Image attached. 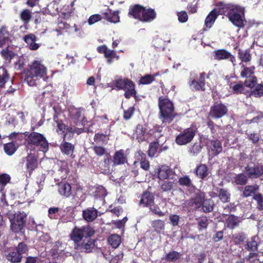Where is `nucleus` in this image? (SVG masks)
Returning a JSON list of instances; mask_svg holds the SVG:
<instances>
[{"mask_svg":"<svg viewBox=\"0 0 263 263\" xmlns=\"http://www.w3.org/2000/svg\"><path fill=\"white\" fill-rule=\"evenodd\" d=\"M98 216V211L94 208H90L83 211V219L87 222H92Z\"/></svg>","mask_w":263,"mask_h":263,"instance_id":"nucleus-27","label":"nucleus"},{"mask_svg":"<svg viewBox=\"0 0 263 263\" xmlns=\"http://www.w3.org/2000/svg\"><path fill=\"white\" fill-rule=\"evenodd\" d=\"M47 67L41 61L34 60L29 65V69L24 70L22 77L29 86H33L36 85V80L38 78L47 80Z\"/></svg>","mask_w":263,"mask_h":263,"instance_id":"nucleus-2","label":"nucleus"},{"mask_svg":"<svg viewBox=\"0 0 263 263\" xmlns=\"http://www.w3.org/2000/svg\"><path fill=\"white\" fill-rule=\"evenodd\" d=\"M214 205V201L212 199H205V201L201 206L202 209L204 213L210 212L213 211Z\"/></svg>","mask_w":263,"mask_h":263,"instance_id":"nucleus-47","label":"nucleus"},{"mask_svg":"<svg viewBox=\"0 0 263 263\" xmlns=\"http://www.w3.org/2000/svg\"><path fill=\"white\" fill-rule=\"evenodd\" d=\"M17 147L13 142L6 143L4 145L5 152L9 156L12 155L17 150Z\"/></svg>","mask_w":263,"mask_h":263,"instance_id":"nucleus-41","label":"nucleus"},{"mask_svg":"<svg viewBox=\"0 0 263 263\" xmlns=\"http://www.w3.org/2000/svg\"><path fill=\"white\" fill-rule=\"evenodd\" d=\"M11 179L10 176L7 174H3L0 175V192L4 190L5 187Z\"/></svg>","mask_w":263,"mask_h":263,"instance_id":"nucleus-49","label":"nucleus"},{"mask_svg":"<svg viewBox=\"0 0 263 263\" xmlns=\"http://www.w3.org/2000/svg\"><path fill=\"white\" fill-rule=\"evenodd\" d=\"M128 15L139 21L150 23L156 18L157 13L154 9L135 4L129 7Z\"/></svg>","mask_w":263,"mask_h":263,"instance_id":"nucleus-4","label":"nucleus"},{"mask_svg":"<svg viewBox=\"0 0 263 263\" xmlns=\"http://www.w3.org/2000/svg\"><path fill=\"white\" fill-rule=\"evenodd\" d=\"M196 132V130L192 127L184 129L176 136V143L180 146L186 145L193 140L195 136Z\"/></svg>","mask_w":263,"mask_h":263,"instance_id":"nucleus-7","label":"nucleus"},{"mask_svg":"<svg viewBox=\"0 0 263 263\" xmlns=\"http://www.w3.org/2000/svg\"><path fill=\"white\" fill-rule=\"evenodd\" d=\"M108 242L112 248H117L121 243V237L117 234L111 235L108 238Z\"/></svg>","mask_w":263,"mask_h":263,"instance_id":"nucleus-40","label":"nucleus"},{"mask_svg":"<svg viewBox=\"0 0 263 263\" xmlns=\"http://www.w3.org/2000/svg\"><path fill=\"white\" fill-rule=\"evenodd\" d=\"M220 12L223 13L233 25L238 28L244 27L245 8L238 5L218 3Z\"/></svg>","mask_w":263,"mask_h":263,"instance_id":"nucleus-1","label":"nucleus"},{"mask_svg":"<svg viewBox=\"0 0 263 263\" xmlns=\"http://www.w3.org/2000/svg\"><path fill=\"white\" fill-rule=\"evenodd\" d=\"M218 197L223 202H228L230 201V194L224 189H220Z\"/></svg>","mask_w":263,"mask_h":263,"instance_id":"nucleus-52","label":"nucleus"},{"mask_svg":"<svg viewBox=\"0 0 263 263\" xmlns=\"http://www.w3.org/2000/svg\"><path fill=\"white\" fill-rule=\"evenodd\" d=\"M28 247L24 242H21L14 248H11L7 251L6 257L7 260L12 263L21 261L24 255L27 253Z\"/></svg>","mask_w":263,"mask_h":263,"instance_id":"nucleus-5","label":"nucleus"},{"mask_svg":"<svg viewBox=\"0 0 263 263\" xmlns=\"http://www.w3.org/2000/svg\"><path fill=\"white\" fill-rule=\"evenodd\" d=\"M53 109L54 110V114L53 116V119L54 121L57 124L58 128L57 129V132L61 131L62 133H64L65 130H66L67 128H66V125L62 122L61 120L59 119V116L60 114L57 111L55 107H53Z\"/></svg>","mask_w":263,"mask_h":263,"instance_id":"nucleus-32","label":"nucleus"},{"mask_svg":"<svg viewBox=\"0 0 263 263\" xmlns=\"http://www.w3.org/2000/svg\"><path fill=\"white\" fill-rule=\"evenodd\" d=\"M109 133H107V132H105V134L100 133H96L94 137V141L97 143H107L109 139Z\"/></svg>","mask_w":263,"mask_h":263,"instance_id":"nucleus-35","label":"nucleus"},{"mask_svg":"<svg viewBox=\"0 0 263 263\" xmlns=\"http://www.w3.org/2000/svg\"><path fill=\"white\" fill-rule=\"evenodd\" d=\"M58 191L60 195L68 198L71 194V186L70 183L65 181H61L58 184Z\"/></svg>","mask_w":263,"mask_h":263,"instance_id":"nucleus-19","label":"nucleus"},{"mask_svg":"<svg viewBox=\"0 0 263 263\" xmlns=\"http://www.w3.org/2000/svg\"><path fill=\"white\" fill-rule=\"evenodd\" d=\"M234 181L238 185H245L248 182V177L243 174H239L234 178Z\"/></svg>","mask_w":263,"mask_h":263,"instance_id":"nucleus-51","label":"nucleus"},{"mask_svg":"<svg viewBox=\"0 0 263 263\" xmlns=\"http://www.w3.org/2000/svg\"><path fill=\"white\" fill-rule=\"evenodd\" d=\"M104 57L107 59V61L108 63H111L114 58H118V57L117 56V54L115 51L108 49L105 52Z\"/></svg>","mask_w":263,"mask_h":263,"instance_id":"nucleus-55","label":"nucleus"},{"mask_svg":"<svg viewBox=\"0 0 263 263\" xmlns=\"http://www.w3.org/2000/svg\"><path fill=\"white\" fill-rule=\"evenodd\" d=\"M213 57L215 60H229L233 64L236 62L235 57L231 53L224 49L215 50L213 51Z\"/></svg>","mask_w":263,"mask_h":263,"instance_id":"nucleus-15","label":"nucleus"},{"mask_svg":"<svg viewBox=\"0 0 263 263\" xmlns=\"http://www.w3.org/2000/svg\"><path fill=\"white\" fill-rule=\"evenodd\" d=\"M26 215L24 213H16L12 215L9 216L11 222V229L15 232H20L25 226Z\"/></svg>","mask_w":263,"mask_h":263,"instance_id":"nucleus-9","label":"nucleus"},{"mask_svg":"<svg viewBox=\"0 0 263 263\" xmlns=\"http://www.w3.org/2000/svg\"><path fill=\"white\" fill-rule=\"evenodd\" d=\"M145 132V130L143 128L142 125H138L137 126V129L136 130V133L138 135L137 136V138L139 139V141L140 140L143 141L144 140V138L143 137L144 134Z\"/></svg>","mask_w":263,"mask_h":263,"instance_id":"nucleus-62","label":"nucleus"},{"mask_svg":"<svg viewBox=\"0 0 263 263\" xmlns=\"http://www.w3.org/2000/svg\"><path fill=\"white\" fill-rule=\"evenodd\" d=\"M245 171L251 178H256L263 175V165H247Z\"/></svg>","mask_w":263,"mask_h":263,"instance_id":"nucleus-17","label":"nucleus"},{"mask_svg":"<svg viewBox=\"0 0 263 263\" xmlns=\"http://www.w3.org/2000/svg\"><path fill=\"white\" fill-rule=\"evenodd\" d=\"M159 119L163 124L166 125L173 122L176 117L173 102L167 98L160 96L158 99Z\"/></svg>","mask_w":263,"mask_h":263,"instance_id":"nucleus-3","label":"nucleus"},{"mask_svg":"<svg viewBox=\"0 0 263 263\" xmlns=\"http://www.w3.org/2000/svg\"><path fill=\"white\" fill-rule=\"evenodd\" d=\"M135 108L134 106L129 107L127 110L124 111L123 119L128 120L130 119L134 115Z\"/></svg>","mask_w":263,"mask_h":263,"instance_id":"nucleus-60","label":"nucleus"},{"mask_svg":"<svg viewBox=\"0 0 263 263\" xmlns=\"http://www.w3.org/2000/svg\"><path fill=\"white\" fill-rule=\"evenodd\" d=\"M125 90V92L124 96L125 98L129 99L131 97H134L135 98H136V90L135 89V84L134 82H133L130 85H129Z\"/></svg>","mask_w":263,"mask_h":263,"instance_id":"nucleus-39","label":"nucleus"},{"mask_svg":"<svg viewBox=\"0 0 263 263\" xmlns=\"http://www.w3.org/2000/svg\"><path fill=\"white\" fill-rule=\"evenodd\" d=\"M173 174L174 172L168 165H161V167L158 169V176L160 179L164 180L169 178Z\"/></svg>","mask_w":263,"mask_h":263,"instance_id":"nucleus-24","label":"nucleus"},{"mask_svg":"<svg viewBox=\"0 0 263 263\" xmlns=\"http://www.w3.org/2000/svg\"><path fill=\"white\" fill-rule=\"evenodd\" d=\"M240 222V218L234 215H230L226 220L227 227L231 229H233L238 226Z\"/></svg>","mask_w":263,"mask_h":263,"instance_id":"nucleus-31","label":"nucleus"},{"mask_svg":"<svg viewBox=\"0 0 263 263\" xmlns=\"http://www.w3.org/2000/svg\"><path fill=\"white\" fill-rule=\"evenodd\" d=\"M242 69L240 71V77L242 78H246L245 84L248 87H252L254 83L257 82V78L254 75L255 67L252 66L246 67L242 65Z\"/></svg>","mask_w":263,"mask_h":263,"instance_id":"nucleus-10","label":"nucleus"},{"mask_svg":"<svg viewBox=\"0 0 263 263\" xmlns=\"http://www.w3.org/2000/svg\"><path fill=\"white\" fill-rule=\"evenodd\" d=\"M182 254L175 251H172L167 253L164 258L168 262H176L178 261L181 257Z\"/></svg>","mask_w":263,"mask_h":263,"instance_id":"nucleus-33","label":"nucleus"},{"mask_svg":"<svg viewBox=\"0 0 263 263\" xmlns=\"http://www.w3.org/2000/svg\"><path fill=\"white\" fill-rule=\"evenodd\" d=\"M61 149L63 153H64L66 155H69L71 154L74 149V146L67 142H63L61 145Z\"/></svg>","mask_w":263,"mask_h":263,"instance_id":"nucleus-46","label":"nucleus"},{"mask_svg":"<svg viewBox=\"0 0 263 263\" xmlns=\"http://www.w3.org/2000/svg\"><path fill=\"white\" fill-rule=\"evenodd\" d=\"M209 78L205 72H201L199 74L198 80L190 79L189 84L192 87V89L195 91H204L205 90V78Z\"/></svg>","mask_w":263,"mask_h":263,"instance_id":"nucleus-12","label":"nucleus"},{"mask_svg":"<svg viewBox=\"0 0 263 263\" xmlns=\"http://www.w3.org/2000/svg\"><path fill=\"white\" fill-rule=\"evenodd\" d=\"M9 47H6L1 52L2 57L8 62H10L11 60L15 56V53L12 50L9 49Z\"/></svg>","mask_w":263,"mask_h":263,"instance_id":"nucleus-34","label":"nucleus"},{"mask_svg":"<svg viewBox=\"0 0 263 263\" xmlns=\"http://www.w3.org/2000/svg\"><path fill=\"white\" fill-rule=\"evenodd\" d=\"M232 238L235 243L239 244L245 241L246 239V235L243 232L238 233L233 235Z\"/></svg>","mask_w":263,"mask_h":263,"instance_id":"nucleus-56","label":"nucleus"},{"mask_svg":"<svg viewBox=\"0 0 263 263\" xmlns=\"http://www.w3.org/2000/svg\"><path fill=\"white\" fill-rule=\"evenodd\" d=\"M196 173L198 176L203 179L209 174V170L206 165H198L196 169Z\"/></svg>","mask_w":263,"mask_h":263,"instance_id":"nucleus-44","label":"nucleus"},{"mask_svg":"<svg viewBox=\"0 0 263 263\" xmlns=\"http://www.w3.org/2000/svg\"><path fill=\"white\" fill-rule=\"evenodd\" d=\"M258 187L256 185H247L243 191V196L248 197L253 195L257 190Z\"/></svg>","mask_w":263,"mask_h":263,"instance_id":"nucleus-48","label":"nucleus"},{"mask_svg":"<svg viewBox=\"0 0 263 263\" xmlns=\"http://www.w3.org/2000/svg\"><path fill=\"white\" fill-rule=\"evenodd\" d=\"M133 82L131 80L128 78H124L123 79H120L116 80L114 84L118 89L126 90L127 87Z\"/></svg>","mask_w":263,"mask_h":263,"instance_id":"nucleus-30","label":"nucleus"},{"mask_svg":"<svg viewBox=\"0 0 263 263\" xmlns=\"http://www.w3.org/2000/svg\"><path fill=\"white\" fill-rule=\"evenodd\" d=\"M9 78V76L7 70L3 67H0V89L4 87Z\"/></svg>","mask_w":263,"mask_h":263,"instance_id":"nucleus-36","label":"nucleus"},{"mask_svg":"<svg viewBox=\"0 0 263 263\" xmlns=\"http://www.w3.org/2000/svg\"><path fill=\"white\" fill-rule=\"evenodd\" d=\"M13 35L9 31L6 25L0 28V48L9 47L12 41Z\"/></svg>","mask_w":263,"mask_h":263,"instance_id":"nucleus-13","label":"nucleus"},{"mask_svg":"<svg viewBox=\"0 0 263 263\" xmlns=\"http://www.w3.org/2000/svg\"><path fill=\"white\" fill-rule=\"evenodd\" d=\"M238 58L241 62L248 63L251 61L252 57L249 49L242 50L238 49Z\"/></svg>","mask_w":263,"mask_h":263,"instance_id":"nucleus-29","label":"nucleus"},{"mask_svg":"<svg viewBox=\"0 0 263 263\" xmlns=\"http://www.w3.org/2000/svg\"><path fill=\"white\" fill-rule=\"evenodd\" d=\"M71 240L74 242V248L79 249L82 248V229L76 227L70 234Z\"/></svg>","mask_w":263,"mask_h":263,"instance_id":"nucleus-18","label":"nucleus"},{"mask_svg":"<svg viewBox=\"0 0 263 263\" xmlns=\"http://www.w3.org/2000/svg\"><path fill=\"white\" fill-rule=\"evenodd\" d=\"M258 237L256 236L252 237L251 240L248 241L246 245L245 248L249 251H256L258 249L257 240Z\"/></svg>","mask_w":263,"mask_h":263,"instance_id":"nucleus-38","label":"nucleus"},{"mask_svg":"<svg viewBox=\"0 0 263 263\" xmlns=\"http://www.w3.org/2000/svg\"><path fill=\"white\" fill-rule=\"evenodd\" d=\"M71 115L72 121L76 125H82V120L80 119L81 117V112L80 111L76 109Z\"/></svg>","mask_w":263,"mask_h":263,"instance_id":"nucleus-54","label":"nucleus"},{"mask_svg":"<svg viewBox=\"0 0 263 263\" xmlns=\"http://www.w3.org/2000/svg\"><path fill=\"white\" fill-rule=\"evenodd\" d=\"M159 146V144L158 141L151 142L149 145L148 149V155L149 157L152 158L157 154Z\"/></svg>","mask_w":263,"mask_h":263,"instance_id":"nucleus-43","label":"nucleus"},{"mask_svg":"<svg viewBox=\"0 0 263 263\" xmlns=\"http://www.w3.org/2000/svg\"><path fill=\"white\" fill-rule=\"evenodd\" d=\"M102 14L104 18L111 23H116L120 21L118 11L112 12L111 10L108 9L107 11L103 13Z\"/></svg>","mask_w":263,"mask_h":263,"instance_id":"nucleus-25","label":"nucleus"},{"mask_svg":"<svg viewBox=\"0 0 263 263\" xmlns=\"http://www.w3.org/2000/svg\"><path fill=\"white\" fill-rule=\"evenodd\" d=\"M32 17L31 11L28 9H23L20 14V18L24 24H28L30 21Z\"/></svg>","mask_w":263,"mask_h":263,"instance_id":"nucleus-37","label":"nucleus"},{"mask_svg":"<svg viewBox=\"0 0 263 263\" xmlns=\"http://www.w3.org/2000/svg\"><path fill=\"white\" fill-rule=\"evenodd\" d=\"M152 225L155 231L157 233H160L164 229V222L160 219L153 221Z\"/></svg>","mask_w":263,"mask_h":263,"instance_id":"nucleus-50","label":"nucleus"},{"mask_svg":"<svg viewBox=\"0 0 263 263\" xmlns=\"http://www.w3.org/2000/svg\"><path fill=\"white\" fill-rule=\"evenodd\" d=\"M209 147V153L214 156L217 155L222 149L221 142L217 140L212 141Z\"/></svg>","mask_w":263,"mask_h":263,"instance_id":"nucleus-28","label":"nucleus"},{"mask_svg":"<svg viewBox=\"0 0 263 263\" xmlns=\"http://www.w3.org/2000/svg\"><path fill=\"white\" fill-rule=\"evenodd\" d=\"M149 208L151 211L154 214L157 215L159 217H162L165 215L164 213L160 210L159 207L157 205H155L154 203L151 204Z\"/></svg>","mask_w":263,"mask_h":263,"instance_id":"nucleus-57","label":"nucleus"},{"mask_svg":"<svg viewBox=\"0 0 263 263\" xmlns=\"http://www.w3.org/2000/svg\"><path fill=\"white\" fill-rule=\"evenodd\" d=\"M60 2L59 0H53L47 6L45 10V13L51 16H55L58 14L59 12L58 4Z\"/></svg>","mask_w":263,"mask_h":263,"instance_id":"nucleus-26","label":"nucleus"},{"mask_svg":"<svg viewBox=\"0 0 263 263\" xmlns=\"http://www.w3.org/2000/svg\"><path fill=\"white\" fill-rule=\"evenodd\" d=\"M86 240L87 242H85V240H83V251L86 253L91 252L95 246V240L89 239Z\"/></svg>","mask_w":263,"mask_h":263,"instance_id":"nucleus-53","label":"nucleus"},{"mask_svg":"<svg viewBox=\"0 0 263 263\" xmlns=\"http://www.w3.org/2000/svg\"><path fill=\"white\" fill-rule=\"evenodd\" d=\"M205 194L199 190L196 192L189 201L188 205L195 210L200 208L205 201Z\"/></svg>","mask_w":263,"mask_h":263,"instance_id":"nucleus-14","label":"nucleus"},{"mask_svg":"<svg viewBox=\"0 0 263 263\" xmlns=\"http://www.w3.org/2000/svg\"><path fill=\"white\" fill-rule=\"evenodd\" d=\"M220 10L218 11L217 9H213L206 17L204 21V25L208 28H211L215 20L219 14Z\"/></svg>","mask_w":263,"mask_h":263,"instance_id":"nucleus-22","label":"nucleus"},{"mask_svg":"<svg viewBox=\"0 0 263 263\" xmlns=\"http://www.w3.org/2000/svg\"><path fill=\"white\" fill-rule=\"evenodd\" d=\"M68 171V165L60 166V168L58 170V174L62 180L66 178Z\"/></svg>","mask_w":263,"mask_h":263,"instance_id":"nucleus-61","label":"nucleus"},{"mask_svg":"<svg viewBox=\"0 0 263 263\" xmlns=\"http://www.w3.org/2000/svg\"><path fill=\"white\" fill-rule=\"evenodd\" d=\"M257 253H250L249 255L246 257V259L250 263H260L259 259L257 258Z\"/></svg>","mask_w":263,"mask_h":263,"instance_id":"nucleus-64","label":"nucleus"},{"mask_svg":"<svg viewBox=\"0 0 263 263\" xmlns=\"http://www.w3.org/2000/svg\"><path fill=\"white\" fill-rule=\"evenodd\" d=\"M253 199L257 202V208L259 210H263V196L261 194H257L253 196Z\"/></svg>","mask_w":263,"mask_h":263,"instance_id":"nucleus-58","label":"nucleus"},{"mask_svg":"<svg viewBox=\"0 0 263 263\" xmlns=\"http://www.w3.org/2000/svg\"><path fill=\"white\" fill-rule=\"evenodd\" d=\"M114 164H124L127 163V158L123 149L116 151L113 156Z\"/></svg>","mask_w":263,"mask_h":263,"instance_id":"nucleus-20","label":"nucleus"},{"mask_svg":"<svg viewBox=\"0 0 263 263\" xmlns=\"http://www.w3.org/2000/svg\"><path fill=\"white\" fill-rule=\"evenodd\" d=\"M157 76H158V73L154 75L146 74L140 78V83L143 85L149 84L155 80V77Z\"/></svg>","mask_w":263,"mask_h":263,"instance_id":"nucleus-45","label":"nucleus"},{"mask_svg":"<svg viewBox=\"0 0 263 263\" xmlns=\"http://www.w3.org/2000/svg\"><path fill=\"white\" fill-rule=\"evenodd\" d=\"M251 88L249 89L248 95L249 97L253 96L255 98H260L263 96V84L254 83L253 86L249 87Z\"/></svg>","mask_w":263,"mask_h":263,"instance_id":"nucleus-21","label":"nucleus"},{"mask_svg":"<svg viewBox=\"0 0 263 263\" xmlns=\"http://www.w3.org/2000/svg\"><path fill=\"white\" fill-rule=\"evenodd\" d=\"M27 141V146H34L39 147L40 151L46 153L49 149V143L43 135L37 133L31 132L30 133L26 139Z\"/></svg>","mask_w":263,"mask_h":263,"instance_id":"nucleus-6","label":"nucleus"},{"mask_svg":"<svg viewBox=\"0 0 263 263\" xmlns=\"http://www.w3.org/2000/svg\"><path fill=\"white\" fill-rule=\"evenodd\" d=\"M136 160L133 164H136L140 163V164H149V162L147 160L146 155L142 152H138L137 155H136Z\"/></svg>","mask_w":263,"mask_h":263,"instance_id":"nucleus-42","label":"nucleus"},{"mask_svg":"<svg viewBox=\"0 0 263 263\" xmlns=\"http://www.w3.org/2000/svg\"><path fill=\"white\" fill-rule=\"evenodd\" d=\"M60 212V214L62 215V220L65 222L71 221L73 218V209L71 206L66 208L63 211L60 210L58 208H50L48 210V215L51 219H56L57 214Z\"/></svg>","mask_w":263,"mask_h":263,"instance_id":"nucleus-8","label":"nucleus"},{"mask_svg":"<svg viewBox=\"0 0 263 263\" xmlns=\"http://www.w3.org/2000/svg\"><path fill=\"white\" fill-rule=\"evenodd\" d=\"M154 203V196L152 193L145 192L143 193L139 204L143 206H149Z\"/></svg>","mask_w":263,"mask_h":263,"instance_id":"nucleus-23","label":"nucleus"},{"mask_svg":"<svg viewBox=\"0 0 263 263\" xmlns=\"http://www.w3.org/2000/svg\"><path fill=\"white\" fill-rule=\"evenodd\" d=\"M178 182L180 185L186 187H190L192 185L191 180L187 176L180 177Z\"/></svg>","mask_w":263,"mask_h":263,"instance_id":"nucleus-59","label":"nucleus"},{"mask_svg":"<svg viewBox=\"0 0 263 263\" xmlns=\"http://www.w3.org/2000/svg\"><path fill=\"white\" fill-rule=\"evenodd\" d=\"M178 16V19L180 23H185L188 20V15L186 11H181L178 12L177 14Z\"/></svg>","mask_w":263,"mask_h":263,"instance_id":"nucleus-63","label":"nucleus"},{"mask_svg":"<svg viewBox=\"0 0 263 263\" xmlns=\"http://www.w3.org/2000/svg\"><path fill=\"white\" fill-rule=\"evenodd\" d=\"M227 107L221 102H215L210 107L209 116L213 119H220L228 113Z\"/></svg>","mask_w":263,"mask_h":263,"instance_id":"nucleus-11","label":"nucleus"},{"mask_svg":"<svg viewBox=\"0 0 263 263\" xmlns=\"http://www.w3.org/2000/svg\"><path fill=\"white\" fill-rule=\"evenodd\" d=\"M229 86L233 94H243L247 96L248 95L249 89H247L248 87L245 84V81L232 82L229 84Z\"/></svg>","mask_w":263,"mask_h":263,"instance_id":"nucleus-16","label":"nucleus"}]
</instances>
